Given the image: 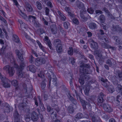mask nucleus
<instances>
[{"label":"nucleus","instance_id":"obj_12","mask_svg":"<svg viewBox=\"0 0 122 122\" xmlns=\"http://www.w3.org/2000/svg\"><path fill=\"white\" fill-rule=\"evenodd\" d=\"M50 71L51 73H49L48 74H47V75H48V77L49 78V86H50L51 84V76H52L53 77V81H54V82H55V83H56V76H55L54 75V73L51 71Z\"/></svg>","mask_w":122,"mask_h":122},{"label":"nucleus","instance_id":"obj_17","mask_svg":"<svg viewBox=\"0 0 122 122\" xmlns=\"http://www.w3.org/2000/svg\"><path fill=\"white\" fill-rule=\"evenodd\" d=\"M105 96L102 92L100 93L99 94L97 98L98 101L99 103L102 102L104 100Z\"/></svg>","mask_w":122,"mask_h":122},{"label":"nucleus","instance_id":"obj_32","mask_svg":"<svg viewBox=\"0 0 122 122\" xmlns=\"http://www.w3.org/2000/svg\"><path fill=\"white\" fill-rule=\"evenodd\" d=\"M10 68L11 70L10 69L9 70L8 73L10 76H12L14 75L15 72V71L13 67H11Z\"/></svg>","mask_w":122,"mask_h":122},{"label":"nucleus","instance_id":"obj_49","mask_svg":"<svg viewBox=\"0 0 122 122\" xmlns=\"http://www.w3.org/2000/svg\"><path fill=\"white\" fill-rule=\"evenodd\" d=\"M52 107L54 108L53 109L55 110L57 112H58L59 111V108H58L57 106L54 104H52Z\"/></svg>","mask_w":122,"mask_h":122},{"label":"nucleus","instance_id":"obj_24","mask_svg":"<svg viewBox=\"0 0 122 122\" xmlns=\"http://www.w3.org/2000/svg\"><path fill=\"white\" fill-rule=\"evenodd\" d=\"M82 74L81 75V77L85 81L88 80L90 77V76L87 74H88L83 73H81Z\"/></svg>","mask_w":122,"mask_h":122},{"label":"nucleus","instance_id":"obj_39","mask_svg":"<svg viewBox=\"0 0 122 122\" xmlns=\"http://www.w3.org/2000/svg\"><path fill=\"white\" fill-rule=\"evenodd\" d=\"M36 5L37 8L39 10H41L42 8V6L41 4L39 1H37L36 2Z\"/></svg>","mask_w":122,"mask_h":122},{"label":"nucleus","instance_id":"obj_61","mask_svg":"<svg viewBox=\"0 0 122 122\" xmlns=\"http://www.w3.org/2000/svg\"><path fill=\"white\" fill-rule=\"evenodd\" d=\"M20 27L22 29L23 28L26 29L27 25H26L25 23L23 22L20 25Z\"/></svg>","mask_w":122,"mask_h":122},{"label":"nucleus","instance_id":"obj_46","mask_svg":"<svg viewBox=\"0 0 122 122\" xmlns=\"http://www.w3.org/2000/svg\"><path fill=\"white\" fill-rule=\"evenodd\" d=\"M74 60L75 59L73 57L69 58V63H71L72 65H74L75 62Z\"/></svg>","mask_w":122,"mask_h":122},{"label":"nucleus","instance_id":"obj_13","mask_svg":"<svg viewBox=\"0 0 122 122\" xmlns=\"http://www.w3.org/2000/svg\"><path fill=\"white\" fill-rule=\"evenodd\" d=\"M96 58L98 61L99 64L100 65L102 64L104 62V58L101 54H98L96 56Z\"/></svg>","mask_w":122,"mask_h":122},{"label":"nucleus","instance_id":"obj_4","mask_svg":"<svg viewBox=\"0 0 122 122\" xmlns=\"http://www.w3.org/2000/svg\"><path fill=\"white\" fill-rule=\"evenodd\" d=\"M80 72L81 73H83L86 74H90V72L87 69H89L90 66L88 64L83 63L80 66Z\"/></svg>","mask_w":122,"mask_h":122},{"label":"nucleus","instance_id":"obj_44","mask_svg":"<svg viewBox=\"0 0 122 122\" xmlns=\"http://www.w3.org/2000/svg\"><path fill=\"white\" fill-rule=\"evenodd\" d=\"M25 38L27 39L30 40L33 43H34L35 42V41L32 39L28 35L26 34H25Z\"/></svg>","mask_w":122,"mask_h":122},{"label":"nucleus","instance_id":"obj_40","mask_svg":"<svg viewBox=\"0 0 122 122\" xmlns=\"http://www.w3.org/2000/svg\"><path fill=\"white\" fill-rule=\"evenodd\" d=\"M40 18L44 25H48V22L46 20L43 16H41Z\"/></svg>","mask_w":122,"mask_h":122},{"label":"nucleus","instance_id":"obj_36","mask_svg":"<svg viewBox=\"0 0 122 122\" xmlns=\"http://www.w3.org/2000/svg\"><path fill=\"white\" fill-rule=\"evenodd\" d=\"M26 104L25 103H23L20 104L19 108L21 110H23L25 109L26 107Z\"/></svg>","mask_w":122,"mask_h":122},{"label":"nucleus","instance_id":"obj_25","mask_svg":"<svg viewBox=\"0 0 122 122\" xmlns=\"http://www.w3.org/2000/svg\"><path fill=\"white\" fill-rule=\"evenodd\" d=\"M31 116V119L33 121H36L38 119V114L34 111L32 113Z\"/></svg>","mask_w":122,"mask_h":122},{"label":"nucleus","instance_id":"obj_2","mask_svg":"<svg viewBox=\"0 0 122 122\" xmlns=\"http://www.w3.org/2000/svg\"><path fill=\"white\" fill-rule=\"evenodd\" d=\"M98 43L102 46V47L105 49H111L112 50H114L115 49L114 47L110 45L106 44L109 42L108 38L107 36H99L98 39Z\"/></svg>","mask_w":122,"mask_h":122},{"label":"nucleus","instance_id":"obj_29","mask_svg":"<svg viewBox=\"0 0 122 122\" xmlns=\"http://www.w3.org/2000/svg\"><path fill=\"white\" fill-rule=\"evenodd\" d=\"M38 98L39 103L40 104V109L42 111H44L45 110V108L44 107V106L43 105L41 104V100L39 96L38 97Z\"/></svg>","mask_w":122,"mask_h":122},{"label":"nucleus","instance_id":"obj_11","mask_svg":"<svg viewBox=\"0 0 122 122\" xmlns=\"http://www.w3.org/2000/svg\"><path fill=\"white\" fill-rule=\"evenodd\" d=\"M28 18V19L30 20H32V22L36 27H38L40 26V25L39 23L36 20V18L35 16L33 15H29Z\"/></svg>","mask_w":122,"mask_h":122},{"label":"nucleus","instance_id":"obj_53","mask_svg":"<svg viewBox=\"0 0 122 122\" xmlns=\"http://www.w3.org/2000/svg\"><path fill=\"white\" fill-rule=\"evenodd\" d=\"M34 58L31 55L30 56L29 58V62L33 64L34 63Z\"/></svg>","mask_w":122,"mask_h":122},{"label":"nucleus","instance_id":"obj_64","mask_svg":"<svg viewBox=\"0 0 122 122\" xmlns=\"http://www.w3.org/2000/svg\"><path fill=\"white\" fill-rule=\"evenodd\" d=\"M6 46H3L1 49V51L2 53H4V51L6 48Z\"/></svg>","mask_w":122,"mask_h":122},{"label":"nucleus","instance_id":"obj_63","mask_svg":"<svg viewBox=\"0 0 122 122\" xmlns=\"http://www.w3.org/2000/svg\"><path fill=\"white\" fill-rule=\"evenodd\" d=\"M73 51L75 53L78 54H80V53L79 51V50L78 49H74L73 50Z\"/></svg>","mask_w":122,"mask_h":122},{"label":"nucleus","instance_id":"obj_10","mask_svg":"<svg viewBox=\"0 0 122 122\" xmlns=\"http://www.w3.org/2000/svg\"><path fill=\"white\" fill-rule=\"evenodd\" d=\"M86 12L85 9H81L80 11V17L82 21L83 22H86L88 18L85 16L84 14Z\"/></svg>","mask_w":122,"mask_h":122},{"label":"nucleus","instance_id":"obj_3","mask_svg":"<svg viewBox=\"0 0 122 122\" xmlns=\"http://www.w3.org/2000/svg\"><path fill=\"white\" fill-rule=\"evenodd\" d=\"M53 45L56 47V51L58 53H60L62 52V45L61 41L57 39L54 40Z\"/></svg>","mask_w":122,"mask_h":122},{"label":"nucleus","instance_id":"obj_23","mask_svg":"<svg viewBox=\"0 0 122 122\" xmlns=\"http://www.w3.org/2000/svg\"><path fill=\"white\" fill-rule=\"evenodd\" d=\"M76 5L77 7L79 9H85L84 4L79 1H76Z\"/></svg>","mask_w":122,"mask_h":122},{"label":"nucleus","instance_id":"obj_43","mask_svg":"<svg viewBox=\"0 0 122 122\" xmlns=\"http://www.w3.org/2000/svg\"><path fill=\"white\" fill-rule=\"evenodd\" d=\"M63 26L64 28L66 29H67L70 26V24L68 22H64Z\"/></svg>","mask_w":122,"mask_h":122},{"label":"nucleus","instance_id":"obj_62","mask_svg":"<svg viewBox=\"0 0 122 122\" xmlns=\"http://www.w3.org/2000/svg\"><path fill=\"white\" fill-rule=\"evenodd\" d=\"M87 10L89 13L91 14H92L94 11V10L92 8L88 9Z\"/></svg>","mask_w":122,"mask_h":122},{"label":"nucleus","instance_id":"obj_37","mask_svg":"<svg viewBox=\"0 0 122 122\" xmlns=\"http://www.w3.org/2000/svg\"><path fill=\"white\" fill-rule=\"evenodd\" d=\"M2 82V84L4 87L7 88L10 87V84L7 82L3 81Z\"/></svg>","mask_w":122,"mask_h":122},{"label":"nucleus","instance_id":"obj_22","mask_svg":"<svg viewBox=\"0 0 122 122\" xmlns=\"http://www.w3.org/2000/svg\"><path fill=\"white\" fill-rule=\"evenodd\" d=\"M88 26L89 28L92 30L97 29V25L96 24L92 22L89 24Z\"/></svg>","mask_w":122,"mask_h":122},{"label":"nucleus","instance_id":"obj_35","mask_svg":"<svg viewBox=\"0 0 122 122\" xmlns=\"http://www.w3.org/2000/svg\"><path fill=\"white\" fill-rule=\"evenodd\" d=\"M11 66L8 65H6L4 66L3 68V69L7 73H8L9 70L10 69L11 70Z\"/></svg>","mask_w":122,"mask_h":122},{"label":"nucleus","instance_id":"obj_14","mask_svg":"<svg viewBox=\"0 0 122 122\" xmlns=\"http://www.w3.org/2000/svg\"><path fill=\"white\" fill-rule=\"evenodd\" d=\"M66 94L69 99L72 103L74 105H76L77 103L76 101V100L71 96L70 91H68Z\"/></svg>","mask_w":122,"mask_h":122},{"label":"nucleus","instance_id":"obj_7","mask_svg":"<svg viewBox=\"0 0 122 122\" xmlns=\"http://www.w3.org/2000/svg\"><path fill=\"white\" fill-rule=\"evenodd\" d=\"M46 60L43 58L40 57L36 58L35 61V64L37 66H39L45 63Z\"/></svg>","mask_w":122,"mask_h":122},{"label":"nucleus","instance_id":"obj_5","mask_svg":"<svg viewBox=\"0 0 122 122\" xmlns=\"http://www.w3.org/2000/svg\"><path fill=\"white\" fill-rule=\"evenodd\" d=\"M47 72V71H45V72H44L43 71H41L40 73L38 74V76L41 78H42V82L41 87L42 89H44L45 87L46 84L45 81H46V79L45 77L44 74Z\"/></svg>","mask_w":122,"mask_h":122},{"label":"nucleus","instance_id":"obj_38","mask_svg":"<svg viewBox=\"0 0 122 122\" xmlns=\"http://www.w3.org/2000/svg\"><path fill=\"white\" fill-rule=\"evenodd\" d=\"M108 91L111 93H112L115 91V89L113 86L112 85H110L108 89Z\"/></svg>","mask_w":122,"mask_h":122},{"label":"nucleus","instance_id":"obj_57","mask_svg":"<svg viewBox=\"0 0 122 122\" xmlns=\"http://www.w3.org/2000/svg\"><path fill=\"white\" fill-rule=\"evenodd\" d=\"M20 15L24 19L26 18L27 17L25 14L24 13L22 12L21 11H20Z\"/></svg>","mask_w":122,"mask_h":122},{"label":"nucleus","instance_id":"obj_51","mask_svg":"<svg viewBox=\"0 0 122 122\" xmlns=\"http://www.w3.org/2000/svg\"><path fill=\"white\" fill-rule=\"evenodd\" d=\"M90 83L91 84L94 83V84L96 85V86H94L95 88L97 87L98 86V84L96 82V80H95L93 79L91 81Z\"/></svg>","mask_w":122,"mask_h":122},{"label":"nucleus","instance_id":"obj_15","mask_svg":"<svg viewBox=\"0 0 122 122\" xmlns=\"http://www.w3.org/2000/svg\"><path fill=\"white\" fill-rule=\"evenodd\" d=\"M111 30L112 31L114 32H122V29L119 25H112Z\"/></svg>","mask_w":122,"mask_h":122},{"label":"nucleus","instance_id":"obj_47","mask_svg":"<svg viewBox=\"0 0 122 122\" xmlns=\"http://www.w3.org/2000/svg\"><path fill=\"white\" fill-rule=\"evenodd\" d=\"M90 88L89 86H86L85 90H84V92L86 95H87L88 94V92H89Z\"/></svg>","mask_w":122,"mask_h":122},{"label":"nucleus","instance_id":"obj_28","mask_svg":"<svg viewBox=\"0 0 122 122\" xmlns=\"http://www.w3.org/2000/svg\"><path fill=\"white\" fill-rule=\"evenodd\" d=\"M92 119L93 122H100V118L97 117L93 116L92 117Z\"/></svg>","mask_w":122,"mask_h":122},{"label":"nucleus","instance_id":"obj_50","mask_svg":"<svg viewBox=\"0 0 122 122\" xmlns=\"http://www.w3.org/2000/svg\"><path fill=\"white\" fill-rule=\"evenodd\" d=\"M102 85L106 87H108L110 86L109 83L108 81L102 83Z\"/></svg>","mask_w":122,"mask_h":122},{"label":"nucleus","instance_id":"obj_6","mask_svg":"<svg viewBox=\"0 0 122 122\" xmlns=\"http://www.w3.org/2000/svg\"><path fill=\"white\" fill-rule=\"evenodd\" d=\"M106 63L109 67L113 68L116 66V62L115 60L111 58L107 60Z\"/></svg>","mask_w":122,"mask_h":122},{"label":"nucleus","instance_id":"obj_33","mask_svg":"<svg viewBox=\"0 0 122 122\" xmlns=\"http://www.w3.org/2000/svg\"><path fill=\"white\" fill-rule=\"evenodd\" d=\"M57 13L60 16L61 20L63 21H65L66 19V17L59 11H57Z\"/></svg>","mask_w":122,"mask_h":122},{"label":"nucleus","instance_id":"obj_9","mask_svg":"<svg viewBox=\"0 0 122 122\" xmlns=\"http://www.w3.org/2000/svg\"><path fill=\"white\" fill-rule=\"evenodd\" d=\"M101 105L103 107L104 110L108 112H112L113 111L111 107L108 104L102 103Z\"/></svg>","mask_w":122,"mask_h":122},{"label":"nucleus","instance_id":"obj_16","mask_svg":"<svg viewBox=\"0 0 122 122\" xmlns=\"http://www.w3.org/2000/svg\"><path fill=\"white\" fill-rule=\"evenodd\" d=\"M90 44L91 47L95 50L97 49L98 48L97 43L95 42L93 40H91Z\"/></svg>","mask_w":122,"mask_h":122},{"label":"nucleus","instance_id":"obj_48","mask_svg":"<svg viewBox=\"0 0 122 122\" xmlns=\"http://www.w3.org/2000/svg\"><path fill=\"white\" fill-rule=\"evenodd\" d=\"M67 110L68 112L70 113H73L74 111L73 107L71 106H69L68 107Z\"/></svg>","mask_w":122,"mask_h":122},{"label":"nucleus","instance_id":"obj_34","mask_svg":"<svg viewBox=\"0 0 122 122\" xmlns=\"http://www.w3.org/2000/svg\"><path fill=\"white\" fill-rule=\"evenodd\" d=\"M12 39L16 43H19L20 41L18 37L16 35H13Z\"/></svg>","mask_w":122,"mask_h":122},{"label":"nucleus","instance_id":"obj_31","mask_svg":"<svg viewBox=\"0 0 122 122\" xmlns=\"http://www.w3.org/2000/svg\"><path fill=\"white\" fill-rule=\"evenodd\" d=\"M35 67L34 65H30L27 68L28 69L29 68L30 71L33 73H34L36 71Z\"/></svg>","mask_w":122,"mask_h":122},{"label":"nucleus","instance_id":"obj_59","mask_svg":"<svg viewBox=\"0 0 122 122\" xmlns=\"http://www.w3.org/2000/svg\"><path fill=\"white\" fill-rule=\"evenodd\" d=\"M84 79L80 77V78L79 79V82L81 85H83L84 83Z\"/></svg>","mask_w":122,"mask_h":122},{"label":"nucleus","instance_id":"obj_19","mask_svg":"<svg viewBox=\"0 0 122 122\" xmlns=\"http://www.w3.org/2000/svg\"><path fill=\"white\" fill-rule=\"evenodd\" d=\"M50 29L51 33L53 34H56L57 31L56 26L55 25H52L50 26Z\"/></svg>","mask_w":122,"mask_h":122},{"label":"nucleus","instance_id":"obj_45","mask_svg":"<svg viewBox=\"0 0 122 122\" xmlns=\"http://www.w3.org/2000/svg\"><path fill=\"white\" fill-rule=\"evenodd\" d=\"M83 117V114L81 113H78L76 115L75 117L76 118L79 119Z\"/></svg>","mask_w":122,"mask_h":122},{"label":"nucleus","instance_id":"obj_26","mask_svg":"<svg viewBox=\"0 0 122 122\" xmlns=\"http://www.w3.org/2000/svg\"><path fill=\"white\" fill-rule=\"evenodd\" d=\"M7 55L8 57L10 59L11 62L14 63L15 62V60L12 53L11 52L8 53L7 54Z\"/></svg>","mask_w":122,"mask_h":122},{"label":"nucleus","instance_id":"obj_8","mask_svg":"<svg viewBox=\"0 0 122 122\" xmlns=\"http://www.w3.org/2000/svg\"><path fill=\"white\" fill-rule=\"evenodd\" d=\"M81 103L82 104L83 108L84 109H91V107L90 104L88 102L84 100H81Z\"/></svg>","mask_w":122,"mask_h":122},{"label":"nucleus","instance_id":"obj_52","mask_svg":"<svg viewBox=\"0 0 122 122\" xmlns=\"http://www.w3.org/2000/svg\"><path fill=\"white\" fill-rule=\"evenodd\" d=\"M47 111L48 112H51V114H52L54 113V112L53 111V109H51V107L49 106H47Z\"/></svg>","mask_w":122,"mask_h":122},{"label":"nucleus","instance_id":"obj_21","mask_svg":"<svg viewBox=\"0 0 122 122\" xmlns=\"http://www.w3.org/2000/svg\"><path fill=\"white\" fill-rule=\"evenodd\" d=\"M45 40L46 41V44L48 45L50 49L51 50H53V49L51 46V44L47 36H46L45 37Z\"/></svg>","mask_w":122,"mask_h":122},{"label":"nucleus","instance_id":"obj_18","mask_svg":"<svg viewBox=\"0 0 122 122\" xmlns=\"http://www.w3.org/2000/svg\"><path fill=\"white\" fill-rule=\"evenodd\" d=\"M13 116L15 118V122H20L19 115L16 110H15Z\"/></svg>","mask_w":122,"mask_h":122},{"label":"nucleus","instance_id":"obj_20","mask_svg":"<svg viewBox=\"0 0 122 122\" xmlns=\"http://www.w3.org/2000/svg\"><path fill=\"white\" fill-rule=\"evenodd\" d=\"M25 6L27 11L31 12L32 11L33 9L32 7L28 2H26L25 3Z\"/></svg>","mask_w":122,"mask_h":122},{"label":"nucleus","instance_id":"obj_30","mask_svg":"<svg viewBox=\"0 0 122 122\" xmlns=\"http://www.w3.org/2000/svg\"><path fill=\"white\" fill-rule=\"evenodd\" d=\"M105 17L103 15H101L99 17L98 19L101 23H104L105 20Z\"/></svg>","mask_w":122,"mask_h":122},{"label":"nucleus","instance_id":"obj_58","mask_svg":"<svg viewBox=\"0 0 122 122\" xmlns=\"http://www.w3.org/2000/svg\"><path fill=\"white\" fill-rule=\"evenodd\" d=\"M118 90L119 91V92L122 93V86L120 85H118L117 86Z\"/></svg>","mask_w":122,"mask_h":122},{"label":"nucleus","instance_id":"obj_1","mask_svg":"<svg viewBox=\"0 0 122 122\" xmlns=\"http://www.w3.org/2000/svg\"><path fill=\"white\" fill-rule=\"evenodd\" d=\"M15 52L19 59L20 60V67L18 66V70L17 72L18 78L20 80L21 78L25 77L26 76V73L22 71L25 66L23 56V54L22 51H20L18 50H16Z\"/></svg>","mask_w":122,"mask_h":122},{"label":"nucleus","instance_id":"obj_41","mask_svg":"<svg viewBox=\"0 0 122 122\" xmlns=\"http://www.w3.org/2000/svg\"><path fill=\"white\" fill-rule=\"evenodd\" d=\"M73 50L72 48V47H70L69 50H68V54L71 56L73 54Z\"/></svg>","mask_w":122,"mask_h":122},{"label":"nucleus","instance_id":"obj_56","mask_svg":"<svg viewBox=\"0 0 122 122\" xmlns=\"http://www.w3.org/2000/svg\"><path fill=\"white\" fill-rule=\"evenodd\" d=\"M102 117L106 120H107L109 118V116L106 114H104L102 116Z\"/></svg>","mask_w":122,"mask_h":122},{"label":"nucleus","instance_id":"obj_54","mask_svg":"<svg viewBox=\"0 0 122 122\" xmlns=\"http://www.w3.org/2000/svg\"><path fill=\"white\" fill-rule=\"evenodd\" d=\"M74 91H75V93L76 94V96L77 99H79V100L81 102V100H83L82 99H81L80 96L78 94V93L75 90H74Z\"/></svg>","mask_w":122,"mask_h":122},{"label":"nucleus","instance_id":"obj_42","mask_svg":"<svg viewBox=\"0 0 122 122\" xmlns=\"http://www.w3.org/2000/svg\"><path fill=\"white\" fill-rule=\"evenodd\" d=\"M12 85L16 86H18V81L16 80H14L12 81L11 82Z\"/></svg>","mask_w":122,"mask_h":122},{"label":"nucleus","instance_id":"obj_55","mask_svg":"<svg viewBox=\"0 0 122 122\" xmlns=\"http://www.w3.org/2000/svg\"><path fill=\"white\" fill-rule=\"evenodd\" d=\"M73 21L74 23L76 25H78L79 23L78 20L76 18H74L73 19Z\"/></svg>","mask_w":122,"mask_h":122},{"label":"nucleus","instance_id":"obj_27","mask_svg":"<svg viewBox=\"0 0 122 122\" xmlns=\"http://www.w3.org/2000/svg\"><path fill=\"white\" fill-rule=\"evenodd\" d=\"M117 78L119 80H122V71H118L117 72Z\"/></svg>","mask_w":122,"mask_h":122},{"label":"nucleus","instance_id":"obj_60","mask_svg":"<svg viewBox=\"0 0 122 122\" xmlns=\"http://www.w3.org/2000/svg\"><path fill=\"white\" fill-rule=\"evenodd\" d=\"M49 11L50 10L47 7H46L45 11L46 15H48L49 14Z\"/></svg>","mask_w":122,"mask_h":122}]
</instances>
